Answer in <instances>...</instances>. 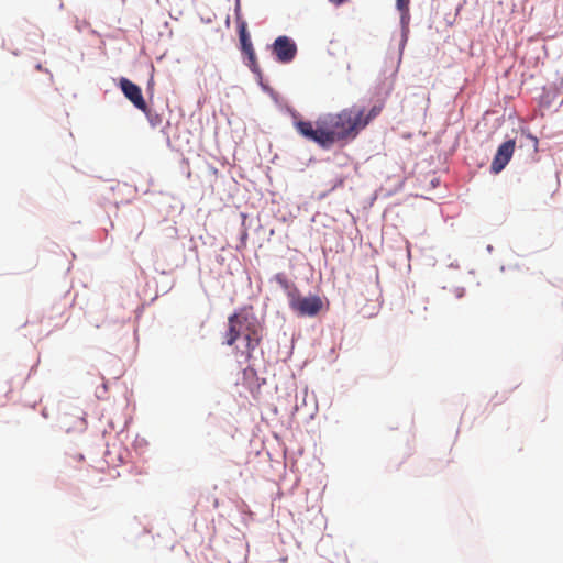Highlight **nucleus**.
<instances>
[{"instance_id":"obj_1","label":"nucleus","mask_w":563,"mask_h":563,"mask_svg":"<svg viewBox=\"0 0 563 563\" xmlns=\"http://www.w3.org/2000/svg\"><path fill=\"white\" fill-rule=\"evenodd\" d=\"M382 110V104H375L369 110L353 104L340 112L320 115L314 123L297 121L295 128L303 137L323 148H329L334 143L354 140L371 121L380 114Z\"/></svg>"},{"instance_id":"obj_2","label":"nucleus","mask_w":563,"mask_h":563,"mask_svg":"<svg viewBox=\"0 0 563 563\" xmlns=\"http://www.w3.org/2000/svg\"><path fill=\"white\" fill-rule=\"evenodd\" d=\"M291 310L299 317H314L323 309V301L317 295L302 297L297 288L288 292Z\"/></svg>"},{"instance_id":"obj_3","label":"nucleus","mask_w":563,"mask_h":563,"mask_svg":"<svg viewBox=\"0 0 563 563\" xmlns=\"http://www.w3.org/2000/svg\"><path fill=\"white\" fill-rule=\"evenodd\" d=\"M297 51L296 43L286 35L278 36L272 45L273 54L276 56L277 62L282 64L292 62L297 55Z\"/></svg>"},{"instance_id":"obj_4","label":"nucleus","mask_w":563,"mask_h":563,"mask_svg":"<svg viewBox=\"0 0 563 563\" xmlns=\"http://www.w3.org/2000/svg\"><path fill=\"white\" fill-rule=\"evenodd\" d=\"M238 29H239V37H240V44H241V51L247 56V66L253 73H260V66L257 63V58L255 55V51L253 48V44L251 42L250 34L246 29V22L245 21H239L238 22Z\"/></svg>"},{"instance_id":"obj_5","label":"nucleus","mask_w":563,"mask_h":563,"mask_svg":"<svg viewBox=\"0 0 563 563\" xmlns=\"http://www.w3.org/2000/svg\"><path fill=\"white\" fill-rule=\"evenodd\" d=\"M252 320L240 313H233L228 318V331L225 333V344L232 346L239 338L242 336L244 330Z\"/></svg>"},{"instance_id":"obj_6","label":"nucleus","mask_w":563,"mask_h":563,"mask_svg":"<svg viewBox=\"0 0 563 563\" xmlns=\"http://www.w3.org/2000/svg\"><path fill=\"white\" fill-rule=\"evenodd\" d=\"M120 88L123 95L134 104V107L144 113L148 112V107L143 98L141 88L126 78L120 79Z\"/></svg>"},{"instance_id":"obj_7","label":"nucleus","mask_w":563,"mask_h":563,"mask_svg":"<svg viewBox=\"0 0 563 563\" xmlns=\"http://www.w3.org/2000/svg\"><path fill=\"white\" fill-rule=\"evenodd\" d=\"M515 141L508 140L504 142L501 145H499L496 155L492 162L490 169L495 174L501 172L506 165L509 163L510 158L512 157L514 151H515Z\"/></svg>"},{"instance_id":"obj_8","label":"nucleus","mask_w":563,"mask_h":563,"mask_svg":"<svg viewBox=\"0 0 563 563\" xmlns=\"http://www.w3.org/2000/svg\"><path fill=\"white\" fill-rule=\"evenodd\" d=\"M242 336L246 341V356L250 358L253 351L260 345L262 340L261 329L256 321L252 320L250 322Z\"/></svg>"},{"instance_id":"obj_9","label":"nucleus","mask_w":563,"mask_h":563,"mask_svg":"<svg viewBox=\"0 0 563 563\" xmlns=\"http://www.w3.org/2000/svg\"><path fill=\"white\" fill-rule=\"evenodd\" d=\"M409 2L410 0H396V7L401 13L402 23H407L409 20Z\"/></svg>"},{"instance_id":"obj_10","label":"nucleus","mask_w":563,"mask_h":563,"mask_svg":"<svg viewBox=\"0 0 563 563\" xmlns=\"http://www.w3.org/2000/svg\"><path fill=\"white\" fill-rule=\"evenodd\" d=\"M332 4H334L335 7H339L343 3H345L347 0H329Z\"/></svg>"},{"instance_id":"obj_11","label":"nucleus","mask_w":563,"mask_h":563,"mask_svg":"<svg viewBox=\"0 0 563 563\" xmlns=\"http://www.w3.org/2000/svg\"><path fill=\"white\" fill-rule=\"evenodd\" d=\"M36 69H38V70H41V69H42L41 64H38V65L36 66Z\"/></svg>"}]
</instances>
